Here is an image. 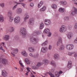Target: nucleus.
Listing matches in <instances>:
<instances>
[{"label": "nucleus", "instance_id": "obj_1", "mask_svg": "<svg viewBox=\"0 0 77 77\" xmlns=\"http://www.w3.org/2000/svg\"><path fill=\"white\" fill-rule=\"evenodd\" d=\"M20 33L21 35H22L23 38H25L26 36V34H27L26 29L24 27L21 28L20 30Z\"/></svg>", "mask_w": 77, "mask_h": 77}, {"label": "nucleus", "instance_id": "obj_2", "mask_svg": "<svg viewBox=\"0 0 77 77\" xmlns=\"http://www.w3.org/2000/svg\"><path fill=\"white\" fill-rule=\"evenodd\" d=\"M66 30V28L64 25L62 26L60 29V32L61 33L65 32Z\"/></svg>", "mask_w": 77, "mask_h": 77}, {"label": "nucleus", "instance_id": "obj_3", "mask_svg": "<svg viewBox=\"0 0 77 77\" xmlns=\"http://www.w3.org/2000/svg\"><path fill=\"white\" fill-rule=\"evenodd\" d=\"M73 48L74 45L72 44L67 45H66V48L68 50H71Z\"/></svg>", "mask_w": 77, "mask_h": 77}, {"label": "nucleus", "instance_id": "obj_4", "mask_svg": "<svg viewBox=\"0 0 77 77\" xmlns=\"http://www.w3.org/2000/svg\"><path fill=\"white\" fill-rule=\"evenodd\" d=\"M48 51V48L46 47H43L41 49V51L42 53H47Z\"/></svg>", "mask_w": 77, "mask_h": 77}, {"label": "nucleus", "instance_id": "obj_5", "mask_svg": "<svg viewBox=\"0 0 77 77\" xmlns=\"http://www.w3.org/2000/svg\"><path fill=\"white\" fill-rule=\"evenodd\" d=\"M28 24L29 25L32 26L34 24V19L33 18H30L28 22Z\"/></svg>", "mask_w": 77, "mask_h": 77}, {"label": "nucleus", "instance_id": "obj_6", "mask_svg": "<svg viewBox=\"0 0 77 77\" xmlns=\"http://www.w3.org/2000/svg\"><path fill=\"white\" fill-rule=\"evenodd\" d=\"M14 21L15 23H19L20 21V17H16L14 19Z\"/></svg>", "mask_w": 77, "mask_h": 77}, {"label": "nucleus", "instance_id": "obj_7", "mask_svg": "<svg viewBox=\"0 0 77 77\" xmlns=\"http://www.w3.org/2000/svg\"><path fill=\"white\" fill-rule=\"evenodd\" d=\"M74 11H72L71 13V15L72 16H73L75 14H77V9L75 7H73Z\"/></svg>", "mask_w": 77, "mask_h": 77}, {"label": "nucleus", "instance_id": "obj_8", "mask_svg": "<svg viewBox=\"0 0 77 77\" xmlns=\"http://www.w3.org/2000/svg\"><path fill=\"white\" fill-rule=\"evenodd\" d=\"M31 41L33 44H36V43L38 42V41L36 40V39L33 37H32L31 38Z\"/></svg>", "mask_w": 77, "mask_h": 77}, {"label": "nucleus", "instance_id": "obj_9", "mask_svg": "<svg viewBox=\"0 0 77 77\" xmlns=\"http://www.w3.org/2000/svg\"><path fill=\"white\" fill-rule=\"evenodd\" d=\"M8 75V73L6 72V70H2V75L3 77H6Z\"/></svg>", "mask_w": 77, "mask_h": 77}, {"label": "nucleus", "instance_id": "obj_10", "mask_svg": "<svg viewBox=\"0 0 77 77\" xmlns=\"http://www.w3.org/2000/svg\"><path fill=\"white\" fill-rule=\"evenodd\" d=\"M51 23V21L49 20H45V24L46 26L50 25Z\"/></svg>", "mask_w": 77, "mask_h": 77}, {"label": "nucleus", "instance_id": "obj_11", "mask_svg": "<svg viewBox=\"0 0 77 77\" xmlns=\"http://www.w3.org/2000/svg\"><path fill=\"white\" fill-rule=\"evenodd\" d=\"M1 60H2V62L3 64L6 65V64H7V63H8V60H7L5 59H0V62H1Z\"/></svg>", "mask_w": 77, "mask_h": 77}, {"label": "nucleus", "instance_id": "obj_12", "mask_svg": "<svg viewBox=\"0 0 77 77\" xmlns=\"http://www.w3.org/2000/svg\"><path fill=\"white\" fill-rule=\"evenodd\" d=\"M29 18V15L27 13H26L25 14V17L24 18V21L25 22H27V20Z\"/></svg>", "mask_w": 77, "mask_h": 77}, {"label": "nucleus", "instance_id": "obj_13", "mask_svg": "<svg viewBox=\"0 0 77 77\" xmlns=\"http://www.w3.org/2000/svg\"><path fill=\"white\" fill-rule=\"evenodd\" d=\"M3 39L5 41H8L9 39V35H5L3 37Z\"/></svg>", "mask_w": 77, "mask_h": 77}, {"label": "nucleus", "instance_id": "obj_14", "mask_svg": "<svg viewBox=\"0 0 77 77\" xmlns=\"http://www.w3.org/2000/svg\"><path fill=\"white\" fill-rule=\"evenodd\" d=\"M60 51H62L65 49V46L63 45H61L59 48Z\"/></svg>", "mask_w": 77, "mask_h": 77}, {"label": "nucleus", "instance_id": "obj_15", "mask_svg": "<svg viewBox=\"0 0 77 77\" xmlns=\"http://www.w3.org/2000/svg\"><path fill=\"white\" fill-rule=\"evenodd\" d=\"M22 11L23 10H22V9L21 8H19L16 11V13L17 14H20L22 13Z\"/></svg>", "mask_w": 77, "mask_h": 77}, {"label": "nucleus", "instance_id": "obj_16", "mask_svg": "<svg viewBox=\"0 0 77 77\" xmlns=\"http://www.w3.org/2000/svg\"><path fill=\"white\" fill-rule=\"evenodd\" d=\"M65 8H60L58 10V11L61 13H63L65 12Z\"/></svg>", "mask_w": 77, "mask_h": 77}, {"label": "nucleus", "instance_id": "obj_17", "mask_svg": "<svg viewBox=\"0 0 77 77\" xmlns=\"http://www.w3.org/2000/svg\"><path fill=\"white\" fill-rule=\"evenodd\" d=\"M24 61L27 65H30V61L28 58H25Z\"/></svg>", "mask_w": 77, "mask_h": 77}, {"label": "nucleus", "instance_id": "obj_18", "mask_svg": "<svg viewBox=\"0 0 77 77\" xmlns=\"http://www.w3.org/2000/svg\"><path fill=\"white\" fill-rule=\"evenodd\" d=\"M43 62L45 65H47L49 63V61L47 59H45L43 60Z\"/></svg>", "mask_w": 77, "mask_h": 77}, {"label": "nucleus", "instance_id": "obj_19", "mask_svg": "<svg viewBox=\"0 0 77 77\" xmlns=\"http://www.w3.org/2000/svg\"><path fill=\"white\" fill-rule=\"evenodd\" d=\"M14 30H15V28H14V27L12 26H11L9 28L10 32H11V33L14 32Z\"/></svg>", "mask_w": 77, "mask_h": 77}, {"label": "nucleus", "instance_id": "obj_20", "mask_svg": "<svg viewBox=\"0 0 77 77\" xmlns=\"http://www.w3.org/2000/svg\"><path fill=\"white\" fill-rule=\"evenodd\" d=\"M54 57L55 59H59V55L57 54H55L54 55Z\"/></svg>", "mask_w": 77, "mask_h": 77}, {"label": "nucleus", "instance_id": "obj_21", "mask_svg": "<svg viewBox=\"0 0 77 77\" xmlns=\"http://www.w3.org/2000/svg\"><path fill=\"white\" fill-rule=\"evenodd\" d=\"M72 66V62L71 61H69L67 65V67L69 68H71Z\"/></svg>", "mask_w": 77, "mask_h": 77}, {"label": "nucleus", "instance_id": "obj_22", "mask_svg": "<svg viewBox=\"0 0 77 77\" xmlns=\"http://www.w3.org/2000/svg\"><path fill=\"white\" fill-rule=\"evenodd\" d=\"M49 32L50 29H45L44 31V33H46V34H48Z\"/></svg>", "mask_w": 77, "mask_h": 77}, {"label": "nucleus", "instance_id": "obj_23", "mask_svg": "<svg viewBox=\"0 0 77 77\" xmlns=\"http://www.w3.org/2000/svg\"><path fill=\"white\" fill-rule=\"evenodd\" d=\"M62 71H60L59 72H56L55 73V76L56 77H59V74H62Z\"/></svg>", "mask_w": 77, "mask_h": 77}, {"label": "nucleus", "instance_id": "obj_24", "mask_svg": "<svg viewBox=\"0 0 77 77\" xmlns=\"http://www.w3.org/2000/svg\"><path fill=\"white\" fill-rule=\"evenodd\" d=\"M21 54L23 56H25V57H27V54L26 53V52L25 51H23L21 52Z\"/></svg>", "mask_w": 77, "mask_h": 77}, {"label": "nucleus", "instance_id": "obj_25", "mask_svg": "<svg viewBox=\"0 0 77 77\" xmlns=\"http://www.w3.org/2000/svg\"><path fill=\"white\" fill-rule=\"evenodd\" d=\"M13 14L12 13V11L10 10L8 11V17H12V16L13 15Z\"/></svg>", "mask_w": 77, "mask_h": 77}, {"label": "nucleus", "instance_id": "obj_26", "mask_svg": "<svg viewBox=\"0 0 77 77\" xmlns=\"http://www.w3.org/2000/svg\"><path fill=\"white\" fill-rule=\"evenodd\" d=\"M51 64L54 67H56V63H55V62H54V61H51Z\"/></svg>", "mask_w": 77, "mask_h": 77}, {"label": "nucleus", "instance_id": "obj_27", "mask_svg": "<svg viewBox=\"0 0 77 77\" xmlns=\"http://www.w3.org/2000/svg\"><path fill=\"white\" fill-rule=\"evenodd\" d=\"M33 34H35V35H39L41 33V31H35L33 33Z\"/></svg>", "mask_w": 77, "mask_h": 77}, {"label": "nucleus", "instance_id": "obj_28", "mask_svg": "<svg viewBox=\"0 0 77 77\" xmlns=\"http://www.w3.org/2000/svg\"><path fill=\"white\" fill-rule=\"evenodd\" d=\"M4 21V18L2 15H0V22H3Z\"/></svg>", "mask_w": 77, "mask_h": 77}, {"label": "nucleus", "instance_id": "obj_29", "mask_svg": "<svg viewBox=\"0 0 77 77\" xmlns=\"http://www.w3.org/2000/svg\"><path fill=\"white\" fill-rule=\"evenodd\" d=\"M71 35H72V33L71 32H69L68 33L67 36L69 39H71Z\"/></svg>", "mask_w": 77, "mask_h": 77}, {"label": "nucleus", "instance_id": "obj_30", "mask_svg": "<svg viewBox=\"0 0 77 77\" xmlns=\"http://www.w3.org/2000/svg\"><path fill=\"white\" fill-rule=\"evenodd\" d=\"M60 3L62 4L63 5H66L67 4V2L66 1H60Z\"/></svg>", "mask_w": 77, "mask_h": 77}, {"label": "nucleus", "instance_id": "obj_31", "mask_svg": "<svg viewBox=\"0 0 77 77\" xmlns=\"http://www.w3.org/2000/svg\"><path fill=\"white\" fill-rule=\"evenodd\" d=\"M46 9V7L45 6H43L42 8L40 9V11L41 12H43L45 11Z\"/></svg>", "mask_w": 77, "mask_h": 77}, {"label": "nucleus", "instance_id": "obj_32", "mask_svg": "<svg viewBox=\"0 0 77 77\" xmlns=\"http://www.w3.org/2000/svg\"><path fill=\"white\" fill-rule=\"evenodd\" d=\"M28 50L30 52H33L34 51V49L32 48H28Z\"/></svg>", "mask_w": 77, "mask_h": 77}, {"label": "nucleus", "instance_id": "obj_33", "mask_svg": "<svg viewBox=\"0 0 77 77\" xmlns=\"http://www.w3.org/2000/svg\"><path fill=\"white\" fill-rule=\"evenodd\" d=\"M51 7L53 9H56L57 8V5L56 4H53L51 5Z\"/></svg>", "mask_w": 77, "mask_h": 77}, {"label": "nucleus", "instance_id": "obj_34", "mask_svg": "<svg viewBox=\"0 0 77 77\" xmlns=\"http://www.w3.org/2000/svg\"><path fill=\"white\" fill-rule=\"evenodd\" d=\"M18 51V49L17 48L14 49L13 51V53H17Z\"/></svg>", "mask_w": 77, "mask_h": 77}, {"label": "nucleus", "instance_id": "obj_35", "mask_svg": "<svg viewBox=\"0 0 77 77\" xmlns=\"http://www.w3.org/2000/svg\"><path fill=\"white\" fill-rule=\"evenodd\" d=\"M58 42H60L61 43V44H62L63 42V39L62 38H59L58 39V41H57Z\"/></svg>", "mask_w": 77, "mask_h": 77}, {"label": "nucleus", "instance_id": "obj_36", "mask_svg": "<svg viewBox=\"0 0 77 77\" xmlns=\"http://www.w3.org/2000/svg\"><path fill=\"white\" fill-rule=\"evenodd\" d=\"M42 5H43V2H41L38 5V8H41Z\"/></svg>", "mask_w": 77, "mask_h": 77}, {"label": "nucleus", "instance_id": "obj_37", "mask_svg": "<svg viewBox=\"0 0 77 77\" xmlns=\"http://www.w3.org/2000/svg\"><path fill=\"white\" fill-rule=\"evenodd\" d=\"M48 42V41L46 40L45 42L43 43L42 44V46H45V45H47V43Z\"/></svg>", "mask_w": 77, "mask_h": 77}, {"label": "nucleus", "instance_id": "obj_38", "mask_svg": "<svg viewBox=\"0 0 77 77\" xmlns=\"http://www.w3.org/2000/svg\"><path fill=\"white\" fill-rule=\"evenodd\" d=\"M9 21L10 22H12V21H13V20L14 19V18L12 17V16L9 17Z\"/></svg>", "mask_w": 77, "mask_h": 77}, {"label": "nucleus", "instance_id": "obj_39", "mask_svg": "<svg viewBox=\"0 0 77 77\" xmlns=\"http://www.w3.org/2000/svg\"><path fill=\"white\" fill-rule=\"evenodd\" d=\"M44 23H42L40 25V29H42L44 28Z\"/></svg>", "mask_w": 77, "mask_h": 77}, {"label": "nucleus", "instance_id": "obj_40", "mask_svg": "<svg viewBox=\"0 0 77 77\" xmlns=\"http://www.w3.org/2000/svg\"><path fill=\"white\" fill-rule=\"evenodd\" d=\"M19 64H20L22 68H24V65H23V63H22V62H21V60L19 61Z\"/></svg>", "mask_w": 77, "mask_h": 77}, {"label": "nucleus", "instance_id": "obj_41", "mask_svg": "<svg viewBox=\"0 0 77 77\" xmlns=\"http://www.w3.org/2000/svg\"><path fill=\"white\" fill-rule=\"evenodd\" d=\"M41 65V63H38L36 65V66L37 67V68H39L40 66Z\"/></svg>", "mask_w": 77, "mask_h": 77}, {"label": "nucleus", "instance_id": "obj_42", "mask_svg": "<svg viewBox=\"0 0 77 77\" xmlns=\"http://www.w3.org/2000/svg\"><path fill=\"white\" fill-rule=\"evenodd\" d=\"M0 6L2 8H5V3H2L0 4Z\"/></svg>", "mask_w": 77, "mask_h": 77}, {"label": "nucleus", "instance_id": "obj_43", "mask_svg": "<svg viewBox=\"0 0 77 77\" xmlns=\"http://www.w3.org/2000/svg\"><path fill=\"white\" fill-rule=\"evenodd\" d=\"M0 50H2L3 52H5V50L3 49V47L1 45H0Z\"/></svg>", "mask_w": 77, "mask_h": 77}, {"label": "nucleus", "instance_id": "obj_44", "mask_svg": "<svg viewBox=\"0 0 77 77\" xmlns=\"http://www.w3.org/2000/svg\"><path fill=\"white\" fill-rule=\"evenodd\" d=\"M62 44L61 43L59 42L58 41H57V47H58V46H59V45H60V44Z\"/></svg>", "mask_w": 77, "mask_h": 77}, {"label": "nucleus", "instance_id": "obj_45", "mask_svg": "<svg viewBox=\"0 0 77 77\" xmlns=\"http://www.w3.org/2000/svg\"><path fill=\"white\" fill-rule=\"evenodd\" d=\"M64 20H66V21H68L69 20V17H64Z\"/></svg>", "mask_w": 77, "mask_h": 77}, {"label": "nucleus", "instance_id": "obj_46", "mask_svg": "<svg viewBox=\"0 0 77 77\" xmlns=\"http://www.w3.org/2000/svg\"><path fill=\"white\" fill-rule=\"evenodd\" d=\"M32 69H38V68H37V66H36V67L32 66Z\"/></svg>", "mask_w": 77, "mask_h": 77}, {"label": "nucleus", "instance_id": "obj_47", "mask_svg": "<svg viewBox=\"0 0 77 77\" xmlns=\"http://www.w3.org/2000/svg\"><path fill=\"white\" fill-rule=\"evenodd\" d=\"M19 4H21V5L23 6V8H25V5H26V4L23 3H19Z\"/></svg>", "mask_w": 77, "mask_h": 77}, {"label": "nucleus", "instance_id": "obj_48", "mask_svg": "<svg viewBox=\"0 0 77 77\" xmlns=\"http://www.w3.org/2000/svg\"><path fill=\"white\" fill-rule=\"evenodd\" d=\"M75 53V52H69L68 53V54L69 56H71L72 54H74V53Z\"/></svg>", "mask_w": 77, "mask_h": 77}, {"label": "nucleus", "instance_id": "obj_49", "mask_svg": "<svg viewBox=\"0 0 77 77\" xmlns=\"http://www.w3.org/2000/svg\"><path fill=\"white\" fill-rule=\"evenodd\" d=\"M68 29H69V30H71L72 29V26L69 25L68 26Z\"/></svg>", "mask_w": 77, "mask_h": 77}, {"label": "nucleus", "instance_id": "obj_50", "mask_svg": "<svg viewBox=\"0 0 77 77\" xmlns=\"http://www.w3.org/2000/svg\"><path fill=\"white\" fill-rule=\"evenodd\" d=\"M48 34V37H51V32H49Z\"/></svg>", "mask_w": 77, "mask_h": 77}, {"label": "nucleus", "instance_id": "obj_51", "mask_svg": "<svg viewBox=\"0 0 77 77\" xmlns=\"http://www.w3.org/2000/svg\"><path fill=\"white\" fill-rule=\"evenodd\" d=\"M49 75H50L51 77H54V75L51 73H49Z\"/></svg>", "mask_w": 77, "mask_h": 77}, {"label": "nucleus", "instance_id": "obj_52", "mask_svg": "<svg viewBox=\"0 0 77 77\" xmlns=\"http://www.w3.org/2000/svg\"><path fill=\"white\" fill-rule=\"evenodd\" d=\"M17 6V4H16L15 6H14L12 8V10H15L16 9Z\"/></svg>", "mask_w": 77, "mask_h": 77}, {"label": "nucleus", "instance_id": "obj_53", "mask_svg": "<svg viewBox=\"0 0 77 77\" xmlns=\"http://www.w3.org/2000/svg\"><path fill=\"white\" fill-rule=\"evenodd\" d=\"M57 36V32H55L54 33V36L56 37Z\"/></svg>", "mask_w": 77, "mask_h": 77}, {"label": "nucleus", "instance_id": "obj_54", "mask_svg": "<svg viewBox=\"0 0 77 77\" xmlns=\"http://www.w3.org/2000/svg\"><path fill=\"white\" fill-rule=\"evenodd\" d=\"M26 69L29 72H30V69H31L30 68L28 67L26 68Z\"/></svg>", "mask_w": 77, "mask_h": 77}, {"label": "nucleus", "instance_id": "obj_55", "mask_svg": "<svg viewBox=\"0 0 77 77\" xmlns=\"http://www.w3.org/2000/svg\"><path fill=\"white\" fill-rule=\"evenodd\" d=\"M51 48H52L51 45H49L48 47V49L50 50L51 49Z\"/></svg>", "mask_w": 77, "mask_h": 77}, {"label": "nucleus", "instance_id": "obj_56", "mask_svg": "<svg viewBox=\"0 0 77 77\" xmlns=\"http://www.w3.org/2000/svg\"><path fill=\"white\" fill-rule=\"evenodd\" d=\"M74 57H75V58H76V57H77V54L76 53H75V52L74 53Z\"/></svg>", "mask_w": 77, "mask_h": 77}, {"label": "nucleus", "instance_id": "obj_57", "mask_svg": "<svg viewBox=\"0 0 77 77\" xmlns=\"http://www.w3.org/2000/svg\"><path fill=\"white\" fill-rule=\"evenodd\" d=\"M38 57V55H34L33 56V57H34V58H36Z\"/></svg>", "mask_w": 77, "mask_h": 77}, {"label": "nucleus", "instance_id": "obj_58", "mask_svg": "<svg viewBox=\"0 0 77 77\" xmlns=\"http://www.w3.org/2000/svg\"><path fill=\"white\" fill-rule=\"evenodd\" d=\"M75 29H77V23L75 24Z\"/></svg>", "mask_w": 77, "mask_h": 77}, {"label": "nucleus", "instance_id": "obj_59", "mask_svg": "<svg viewBox=\"0 0 77 77\" xmlns=\"http://www.w3.org/2000/svg\"><path fill=\"white\" fill-rule=\"evenodd\" d=\"M30 5L32 7L34 5H33V3H30Z\"/></svg>", "mask_w": 77, "mask_h": 77}, {"label": "nucleus", "instance_id": "obj_60", "mask_svg": "<svg viewBox=\"0 0 77 77\" xmlns=\"http://www.w3.org/2000/svg\"><path fill=\"white\" fill-rule=\"evenodd\" d=\"M29 56H31V57H33V55L32 53L30 54Z\"/></svg>", "mask_w": 77, "mask_h": 77}, {"label": "nucleus", "instance_id": "obj_61", "mask_svg": "<svg viewBox=\"0 0 77 77\" xmlns=\"http://www.w3.org/2000/svg\"><path fill=\"white\" fill-rule=\"evenodd\" d=\"M31 74L32 75L31 76V77H35V75H33V74H32V73H31Z\"/></svg>", "mask_w": 77, "mask_h": 77}, {"label": "nucleus", "instance_id": "obj_62", "mask_svg": "<svg viewBox=\"0 0 77 77\" xmlns=\"http://www.w3.org/2000/svg\"><path fill=\"white\" fill-rule=\"evenodd\" d=\"M24 0H20V2H23Z\"/></svg>", "mask_w": 77, "mask_h": 77}, {"label": "nucleus", "instance_id": "obj_63", "mask_svg": "<svg viewBox=\"0 0 77 77\" xmlns=\"http://www.w3.org/2000/svg\"><path fill=\"white\" fill-rule=\"evenodd\" d=\"M11 53L12 54V56H13V57H14V56H15V54H14L13 53Z\"/></svg>", "mask_w": 77, "mask_h": 77}, {"label": "nucleus", "instance_id": "obj_64", "mask_svg": "<svg viewBox=\"0 0 77 77\" xmlns=\"http://www.w3.org/2000/svg\"><path fill=\"white\" fill-rule=\"evenodd\" d=\"M74 42L75 43H77V41L76 40H75L74 41Z\"/></svg>", "mask_w": 77, "mask_h": 77}]
</instances>
